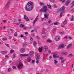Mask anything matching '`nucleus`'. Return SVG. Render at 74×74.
<instances>
[{
    "mask_svg": "<svg viewBox=\"0 0 74 74\" xmlns=\"http://www.w3.org/2000/svg\"><path fill=\"white\" fill-rule=\"evenodd\" d=\"M33 2H29L25 6V10L27 11H32L33 8Z\"/></svg>",
    "mask_w": 74,
    "mask_h": 74,
    "instance_id": "nucleus-1",
    "label": "nucleus"
},
{
    "mask_svg": "<svg viewBox=\"0 0 74 74\" xmlns=\"http://www.w3.org/2000/svg\"><path fill=\"white\" fill-rule=\"evenodd\" d=\"M48 11V8H47V6H44L40 10V12H43L46 13Z\"/></svg>",
    "mask_w": 74,
    "mask_h": 74,
    "instance_id": "nucleus-2",
    "label": "nucleus"
},
{
    "mask_svg": "<svg viewBox=\"0 0 74 74\" xmlns=\"http://www.w3.org/2000/svg\"><path fill=\"white\" fill-rule=\"evenodd\" d=\"M23 64L21 62H20L17 65V68H18L19 69H21L23 67Z\"/></svg>",
    "mask_w": 74,
    "mask_h": 74,
    "instance_id": "nucleus-3",
    "label": "nucleus"
},
{
    "mask_svg": "<svg viewBox=\"0 0 74 74\" xmlns=\"http://www.w3.org/2000/svg\"><path fill=\"white\" fill-rule=\"evenodd\" d=\"M66 9V8L64 6H62V7L61 8L59 9V11H61V12H63L64 13L65 12V10H64Z\"/></svg>",
    "mask_w": 74,
    "mask_h": 74,
    "instance_id": "nucleus-4",
    "label": "nucleus"
},
{
    "mask_svg": "<svg viewBox=\"0 0 74 74\" xmlns=\"http://www.w3.org/2000/svg\"><path fill=\"white\" fill-rule=\"evenodd\" d=\"M40 57V55L38 53L37 54V57L36 58V63L38 64L39 62H38V60H39Z\"/></svg>",
    "mask_w": 74,
    "mask_h": 74,
    "instance_id": "nucleus-5",
    "label": "nucleus"
},
{
    "mask_svg": "<svg viewBox=\"0 0 74 74\" xmlns=\"http://www.w3.org/2000/svg\"><path fill=\"white\" fill-rule=\"evenodd\" d=\"M58 61L56 60H54V64L56 66H59V64L58 63Z\"/></svg>",
    "mask_w": 74,
    "mask_h": 74,
    "instance_id": "nucleus-6",
    "label": "nucleus"
},
{
    "mask_svg": "<svg viewBox=\"0 0 74 74\" xmlns=\"http://www.w3.org/2000/svg\"><path fill=\"white\" fill-rule=\"evenodd\" d=\"M42 47L43 49L45 50V51H44V52H46V51L48 50V47L47 46H44Z\"/></svg>",
    "mask_w": 74,
    "mask_h": 74,
    "instance_id": "nucleus-7",
    "label": "nucleus"
},
{
    "mask_svg": "<svg viewBox=\"0 0 74 74\" xmlns=\"http://www.w3.org/2000/svg\"><path fill=\"white\" fill-rule=\"evenodd\" d=\"M38 19V16H37L35 18V20L33 22V25H34V24L37 22V21Z\"/></svg>",
    "mask_w": 74,
    "mask_h": 74,
    "instance_id": "nucleus-8",
    "label": "nucleus"
},
{
    "mask_svg": "<svg viewBox=\"0 0 74 74\" xmlns=\"http://www.w3.org/2000/svg\"><path fill=\"white\" fill-rule=\"evenodd\" d=\"M53 56L54 58H59V55L57 54H54L53 55Z\"/></svg>",
    "mask_w": 74,
    "mask_h": 74,
    "instance_id": "nucleus-9",
    "label": "nucleus"
},
{
    "mask_svg": "<svg viewBox=\"0 0 74 74\" xmlns=\"http://www.w3.org/2000/svg\"><path fill=\"white\" fill-rule=\"evenodd\" d=\"M10 3H11V1L10 0H9L8 2V3L6 5H5L6 7H9L10 5Z\"/></svg>",
    "mask_w": 74,
    "mask_h": 74,
    "instance_id": "nucleus-10",
    "label": "nucleus"
},
{
    "mask_svg": "<svg viewBox=\"0 0 74 74\" xmlns=\"http://www.w3.org/2000/svg\"><path fill=\"white\" fill-rule=\"evenodd\" d=\"M60 36H57L55 38V40L56 41H59L60 40Z\"/></svg>",
    "mask_w": 74,
    "mask_h": 74,
    "instance_id": "nucleus-11",
    "label": "nucleus"
},
{
    "mask_svg": "<svg viewBox=\"0 0 74 74\" xmlns=\"http://www.w3.org/2000/svg\"><path fill=\"white\" fill-rule=\"evenodd\" d=\"M29 54H20L21 56L23 57V56H29Z\"/></svg>",
    "mask_w": 74,
    "mask_h": 74,
    "instance_id": "nucleus-12",
    "label": "nucleus"
},
{
    "mask_svg": "<svg viewBox=\"0 0 74 74\" xmlns=\"http://www.w3.org/2000/svg\"><path fill=\"white\" fill-rule=\"evenodd\" d=\"M46 31V29H45L44 28H43L42 30V32H42V34H45V33H46V32H45V31Z\"/></svg>",
    "mask_w": 74,
    "mask_h": 74,
    "instance_id": "nucleus-13",
    "label": "nucleus"
},
{
    "mask_svg": "<svg viewBox=\"0 0 74 74\" xmlns=\"http://www.w3.org/2000/svg\"><path fill=\"white\" fill-rule=\"evenodd\" d=\"M70 0H68L66 2V6H67V5H69V4L70 3Z\"/></svg>",
    "mask_w": 74,
    "mask_h": 74,
    "instance_id": "nucleus-14",
    "label": "nucleus"
},
{
    "mask_svg": "<svg viewBox=\"0 0 74 74\" xmlns=\"http://www.w3.org/2000/svg\"><path fill=\"white\" fill-rule=\"evenodd\" d=\"M24 17L26 21H29V18L27 17V16H26V15H25L24 16Z\"/></svg>",
    "mask_w": 74,
    "mask_h": 74,
    "instance_id": "nucleus-15",
    "label": "nucleus"
},
{
    "mask_svg": "<svg viewBox=\"0 0 74 74\" xmlns=\"http://www.w3.org/2000/svg\"><path fill=\"white\" fill-rule=\"evenodd\" d=\"M71 47H72V44H69L67 46V49H69L71 48Z\"/></svg>",
    "mask_w": 74,
    "mask_h": 74,
    "instance_id": "nucleus-16",
    "label": "nucleus"
},
{
    "mask_svg": "<svg viewBox=\"0 0 74 74\" xmlns=\"http://www.w3.org/2000/svg\"><path fill=\"white\" fill-rule=\"evenodd\" d=\"M8 52V51H2L1 52V53L2 54H6Z\"/></svg>",
    "mask_w": 74,
    "mask_h": 74,
    "instance_id": "nucleus-17",
    "label": "nucleus"
},
{
    "mask_svg": "<svg viewBox=\"0 0 74 74\" xmlns=\"http://www.w3.org/2000/svg\"><path fill=\"white\" fill-rule=\"evenodd\" d=\"M20 51L21 52H24L25 51V49L24 48H21L20 50Z\"/></svg>",
    "mask_w": 74,
    "mask_h": 74,
    "instance_id": "nucleus-18",
    "label": "nucleus"
},
{
    "mask_svg": "<svg viewBox=\"0 0 74 74\" xmlns=\"http://www.w3.org/2000/svg\"><path fill=\"white\" fill-rule=\"evenodd\" d=\"M43 50V47H41V48H40L39 49V52H41L42 51V50Z\"/></svg>",
    "mask_w": 74,
    "mask_h": 74,
    "instance_id": "nucleus-19",
    "label": "nucleus"
},
{
    "mask_svg": "<svg viewBox=\"0 0 74 74\" xmlns=\"http://www.w3.org/2000/svg\"><path fill=\"white\" fill-rule=\"evenodd\" d=\"M33 44L34 47H36V45H37V42H36L35 41H33Z\"/></svg>",
    "mask_w": 74,
    "mask_h": 74,
    "instance_id": "nucleus-20",
    "label": "nucleus"
},
{
    "mask_svg": "<svg viewBox=\"0 0 74 74\" xmlns=\"http://www.w3.org/2000/svg\"><path fill=\"white\" fill-rule=\"evenodd\" d=\"M52 32L54 33L56 32V28H54L53 29V30L51 31Z\"/></svg>",
    "mask_w": 74,
    "mask_h": 74,
    "instance_id": "nucleus-21",
    "label": "nucleus"
},
{
    "mask_svg": "<svg viewBox=\"0 0 74 74\" xmlns=\"http://www.w3.org/2000/svg\"><path fill=\"white\" fill-rule=\"evenodd\" d=\"M48 36V34H46L44 36H42V38H47V36Z\"/></svg>",
    "mask_w": 74,
    "mask_h": 74,
    "instance_id": "nucleus-22",
    "label": "nucleus"
},
{
    "mask_svg": "<svg viewBox=\"0 0 74 74\" xmlns=\"http://www.w3.org/2000/svg\"><path fill=\"white\" fill-rule=\"evenodd\" d=\"M62 55H67V53L66 52H61Z\"/></svg>",
    "mask_w": 74,
    "mask_h": 74,
    "instance_id": "nucleus-23",
    "label": "nucleus"
},
{
    "mask_svg": "<svg viewBox=\"0 0 74 74\" xmlns=\"http://www.w3.org/2000/svg\"><path fill=\"white\" fill-rule=\"evenodd\" d=\"M63 13H64L63 12H60V18H62V15H63Z\"/></svg>",
    "mask_w": 74,
    "mask_h": 74,
    "instance_id": "nucleus-24",
    "label": "nucleus"
},
{
    "mask_svg": "<svg viewBox=\"0 0 74 74\" xmlns=\"http://www.w3.org/2000/svg\"><path fill=\"white\" fill-rule=\"evenodd\" d=\"M67 20H65L64 22L63 23V24L64 25H66V24H67Z\"/></svg>",
    "mask_w": 74,
    "mask_h": 74,
    "instance_id": "nucleus-25",
    "label": "nucleus"
},
{
    "mask_svg": "<svg viewBox=\"0 0 74 74\" xmlns=\"http://www.w3.org/2000/svg\"><path fill=\"white\" fill-rule=\"evenodd\" d=\"M44 16L45 18L48 19V15L47 14H45L44 15Z\"/></svg>",
    "mask_w": 74,
    "mask_h": 74,
    "instance_id": "nucleus-26",
    "label": "nucleus"
},
{
    "mask_svg": "<svg viewBox=\"0 0 74 74\" xmlns=\"http://www.w3.org/2000/svg\"><path fill=\"white\" fill-rule=\"evenodd\" d=\"M64 45L62 44L60 45L59 46V48H64Z\"/></svg>",
    "mask_w": 74,
    "mask_h": 74,
    "instance_id": "nucleus-27",
    "label": "nucleus"
},
{
    "mask_svg": "<svg viewBox=\"0 0 74 74\" xmlns=\"http://www.w3.org/2000/svg\"><path fill=\"white\" fill-rule=\"evenodd\" d=\"M32 60V59L30 58L29 57L27 59V61L29 62H30Z\"/></svg>",
    "mask_w": 74,
    "mask_h": 74,
    "instance_id": "nucleus-28",
    "label": "nucleus"
},
{
    "mask_svg": "<svg viewBox=\"0 0 74 74\" xmlns=\"http://www.w3.org/2000/svg\"><path fill=\"white\" fill-rule=\"evenodd\" d=\"M34 53V52L32 51H31L29 52V54L31 55L32 56V55H33V54Z\"/></svg>",
    "mask_w": 74,
    "mask_h": 74,
    "instance_id": "nucleus-29",
    "label": "nucleus"
},
{
    "mask_svg": "<svg viewBox=\"0 0 74 74\" xmlns=\"http://www.w3.org/2000/svg\"><path fill=\"white\" fill-rule=\"evenodd\" d=\"M73 20H74V16H72L71 18V21H73Z\"/></svg>",
    "mask_w": 74,
    "mask_h": 74,
    "instance_id": "nucleus-30",
    "label": "nucleus"
},
{
    "mask_svg": "<svg viewBox=\"0 0 74 74\" xmlns=\"http://www.w3.org/2000/svg\"><path fill=\"white\" fill-rule=\"evenodd\" d=\"M52 42V40L49 39H48L47 40V42H49V43H50V42Z\"/></svg>",
    "mask_w": 74,
    "mask_h": 74,
    "instance_id": "nucleus-31",
    "label": "nucleus"
},
{
    "mask_svg": "<svg viewBox=\"0 0 74 74\" xmlns=\"http://www.w3.org/2000/svg\"><path fill=\"white\" fill-rule=\"evenodd\" d=\"M24 26V25L23 24H21L20 25V27H23Z\"/></svg>",
    "mask_w": 74,
    "mask_h": 74,
    "instance_id": "nucleus-32",
    "label": "nucleus"
},
{
    "mask_svg": "<svg viewBox=\"0 0 74 74\" xmlns=\"http://www.w3.org/2000/svg\"><path fill=\"white\" fill-rule=\"evenodd\" d=\"M40 5H44L45 4H44V3L42 2H40Z\"/></svg>",
    "mask_w": 74,
    "mask_h": 74,
    "instance_id": "nucleus-33",
    "label": "nucleus"
},
{
    "mask_svg": "<svg viewBox=\"0 0 74 74\" xmlns=\"http://www.w3.org/2000/svg\"><path fill=\"white\" fill-rule=\"evenodd\" d=\"M59 33L61 34H63L64 33V32H60Z\"/></svg>",
    "mask_w": 74,
    "mask_h": 74,
    "instance_id": "nucleus-34",
    "label": "nucleus"
},
{
    "mask_svg": "<svg viewBox=\"0 0 74 74\" xmlns=\"http://www.w3.org/2000/svg\"><path fill=\"white\" fill-rule=\"evenodd\" d=\"M53 8H56V5L55 4H53Z\"/></svg>",
    "mask_w": 74,
    "mask_h": 74,
    "instance_id": "nucleus-35",
    "label": "nucleus"
},
{
    "mask_svg": "<svg viewBox=\"0 0 74 74\" xmlns=\"http://www.w3.org/2000/svg\"><path fill=\"white\" fill-rule=\"evenodd\" d=\"M12 68L13 69H16V66H13L12 67Z\"/></svg>",
    "mask_w": 74,
    "mask_h": 74,
    "instance_id": "nucleus-36",
    "label": "nucleus"
},
{
    "mask_svg": "<svg viewBox=\"0 0 74 74\" xmlns=\"http://www.w3.org/2000/svg\"><path fill=\"white\" fill-rule=\"evenodd\" d=\"M58 24H59V23L58 22H57L56 23H54V25H58Z\"/></svg>",
    "mask_w": 74,
    "mask_h": 74,
    "instance_id": "nucleus-37",
    "label": "nucleus"
},
{
    "mask_svg": "<svg viewBox=\"0 0 74 74\" xmlns=\"http://www.w3.org/2000/svg\"><path fill=\"white\" fill-rule=\"evenodd\" d=\"M7 40V38H2V40L3 41H5Z\"/></svg>",
    "mask_w": 74,
    "mask_h": 74,
    "instance_id": "nucleus-38",
    "label": "nucleus"
},
{
    "mask_svg": "<svg viewBox=\"0 0 74 74\" xmlns=\"http://www.w3.org/2000/svg\"><path fill=\"white\" fill-rule=\"evenodd\" d=\"M49 7V8L50 9L51 8V5H47Z\"/></svg>",
    "mask_w": 74,
    "mask_h": 74,
    "instance_id": "nucleus-39",
    "label": "nucleus"
},
{
    "mask_svg": "<svg viewBox=\"0 0 74 74\" xmlns=\"http://www.w3.org/2000/svg\"><path fill=\"white\" fill-rule=\"evenodd\" d=\"M65 61V60H62L61 61V63H63Z\"/></svg>",
    "mask_w": 74,
    "mask_h": 74,
    "instance_id": "nucleus-40",
    "label": "nucleus"
},
{
    "mask_svg": "<svg viewBox=\"0 0 74 74\" xmlns=\"http://www.w3.org/2000/svg\"><path fill=\"white\" fill-rule=\"evenodd\" d=\"M14 36L15 37H16L17 36V33L15 32L14 34Z\"/></svg>",
    "mask_w": 74,
    "mask_h": 74,
    "instance_id": "nucleus-41",
    "label": "nucleus"
},
{
    "mask_svg": "<svg viewBox=\"0 0 74 74\" xmlns=\"http://www.w3.org/2000/svg\"><path fill=\"white\" fill-rule=\"evenodd\" d=\"M63 57H60V60H63Z\"/></svg>",
    "mask_w": 74,
    "mask_h": 74,
    "instance_id": "nucleus-42",
    "label": "nucleus"
},
{
    "mask_svg": "<svg viewBox=\"0 0 74 74\" xmlns=\"http://www.w3.org/2000/svg\"><path fill=\"white\" fill-rule=\"evenodd\" d=\"M27 45V43H24L23 44V46H25L26 45Z\"/></svg>",
    "mask_w": 74,
    "mask_h": 74,
    "instance_id": "nucleus-43",
    "label": "nucleus"
},
{
    "mask_svg": "<svg viewBox=\"0 0 74 74\" xmlns=\"http://www.w3.org/2000/svg\"><path fill=\"white\" fill-rule=\"evenodd\" d=\"M69 57H71V56H73V54H70L69 55Z\"/></svg>",
    "mask_w": 74,
    "mask_h": 74,
    "instance_id": "nucleus-44",
    "label": "nucleus"
},
{
    "mask_svg": "<svg viewBox=\"0 0 74 74\" xmlns=\"http://www.w3.org/2000/svg\"><path fill=\"white\" fill-rule=\"evenodd\" d=\"M5 45H6V46H7L8 47H10V45H9V44H5Z\"/></svg>",
    "mask_w": 74,
    "mask_h": 74,
    "instance_id": "nucleus-45",
    "label": "nucleus"
},
{
    "mask_svg": "<svg viewBox=\"0 0 74 74\" xmlns=\"http://www.w3.org/2000/svg\"><path fill=\"white\" fill-rule=\"evenodd\" d=\"M13 52H14V50H10V53H13Z\"/></svg>",
    "mask_w": 74,
    "mask_h": 74,
    "instance_id": "nucleus-46",
    "label": "nucleus"
},
{
    "mask_svg": "<svg viewBox=\"0 0 74 74\" xmlns=\"http://www.w3.org/2000/svg\"><path fill=\"white\" fill-rule=\"evenodd\" d=\"M18 21L19 23H21V19H19Z\"/></svg>",
    "mask_w": 74,
    "mask_h": 74,
    "instance_id": "nucleus-47",
    "label": "nucleus"
},
{
    "mask_svg": "<svg viewBox=\"0 0 74 74\" xmlns=\"http://www.w3.org/2000/svg\"><path fill=\"white\" fill-rule=\"evenodd\" d=\"M30 40H31V41H33V38H32V37H31L30 38Z\"/></svg>",
    "mask_w": 74,
    "mask_h": 74,
    "instance_id": "nucleus-48",
    "label": "nucleus"
},
{
    "mask_svg": "<svg viewBox=\"0 0 74 74\" xmlns=\"http://www.w3.org/2000/svg\"><path fill=\"white\" fill-rule=\"evenodd\" d=\"M11 68H9L8 69V71H11Z\"/></svg>",
    "mask_w": 74,
    "mask_h": 74,
    "instance_id": "nucleus-49",
    "label": "nucleus"
},
{
    "mask_svg": "<svg viewBox=\"0 0 74 74\" xmlns=\"http://www.w3.org/2000/svg\"><path fill=\"white\" fill-rule=\"evenodd\" d=\"M7 21L6 20H4L3 21V23H5V22H6Z\"/></svg>",
    "mask_w": 74,
    "mask_h": 74,
    "instance_id": "nucleus-50",
    "label": "nucleus"
},
{
    "mask_svg": "<svg viewBox=\"0 0 74 74\" xmlns=\"http://www.w3.org/2000/svg\"><path fill=\"white\" fill-rule=\"evenodd\" d=\"M13 40L15 41H16V39H15V38H13Z\"/></svg>",
    "mask_w": 74,
    "mask_h": 74,
    "instance_id": "nucleus-51",
    "label": "nucleus"
},
{
    "mask_svg": "<svg viewBox=\"0 0 74 74\" xmlns=\"http://www.w3.org/2000/svg\"><path fill=\"white\" fill-rule=\"evenodd\" d=\"M15 58V54H13V58Z\"/></svg>",
    "mask_w": 74,
    "mask_h": 74,
    "instance_id": "nucleus-52",
    "label": "nucleus"
},
{
    "mask_svg": "<svg viewBox=\"0 0 74 74\" xmlns=\"http://www.w3.org/2000/svg\"><path fill=\"white\" fill-rule=\"evenodd\" d=\"M48 52H49V53H50L51 52V50H49L48 51Z\"/></svg>",
    "mask_w": 74,
    "mask_h": 74,
    "instance_id": "nucleus-53",
    "label": "nucleus"
},
{
    "mask_svg": "<svg viewBox=\"0 0 74 74\" xmlns=\"http://www.w3.org/2000/svg\"><path fill=\"white\" fill-rule=\"evenodd\" d=\"M20 23H16V25H20Z\"/></svg>",
    "mask_w": 74,
    "mask_h": 74,
    "instance_id": "nucleus-54",
    "label": "nucleus"
},
{
    "mask_svg": "<svg viewBox=\"0 0 74 74\" xmlns=\"http://www.w3.org/2000/svg\"><path fill=\"white\" fill-rule=\"evenodd\" d=\"M9 39H11L12 38V36H10L9 37Z\"/></svg>",
    "mask_w": 74,
    "mask_h": 74,
    "instance_id": "nucleus-55",
    "label": "nucleus"
},
{
    "mask_svg": "<svg viewBox=\"0 0 74 74\" xmlns=\"http://www.w3.org/2000/svg\"><path fill=\"white\" fill-rule=\"evenodd\" d=\"M34 62H35V61H34V60H32V63H34Z\"/></svg>",
    "mask_w": 74,
    "mask_h": 74,
    "instance_id": "nucleus-56",
    "label": "nucleus"
},
{
    "mask_svg": "<svg viewBox=\"0 0 74 74\" xmlns=\"http://www.w3.org/2000/svg\"><path fill=\"white\" fill-rule=\"evenodd\" d=\"M36 38H37V39H40V38H39V37H38V36H36Z\"/></svg>",
    "mask_w": 74,
    "mask_h": 74,
    "instance_id": "nucleus-57",
    "label": "nucleus"
},
{
    "mask_svg": "<svg viewBox=\"0 0 74 74\" xmlns=\"http://www.w3.org/2000/svg\"><path fill=\"white\" fill-rule=\"evenodd\" d=\"M25 34H28V32H25Z\"/></svg>",
    "mask_w": 74,
    "mask_h": 74,
    "instance_id": "nucleus-58",
    "label": "nucleus"
},
{
    "mask_svg": "<svg viewBox=\"0 0 74 74\" xmlns=\"http://www.w3.org/2000/svg\"><path fill=\"white\" fill-rule=\"evenodd\" d=\"M5 57L6 58H8V55H6L5 56Z\"/></svg>",
    "mask_w": 74,
    "mask_h": 74,
    "instance_id": "nucleus-59",
    "label": "nucleus"
},
{
    "mask_svg": "<svg viewBox=\"0 0 74 74\" xmlns=\"http://www.w3.org/2000/svg\"><path fill=\"white\" fill-rule=\"evenodd\" d=\"M52 56H50L49 57V58L50 59H52Z\"/></svg>",
    "mask_w": 74,
    "mask_h": 74,
    "instance_id": "nucleus-60",
    "label": "nucleus"
},
{
    "mask_svg": "<svg viewBox=\"0 0 74 74\" xmlns=\"http://www.w3.org/2000/svg\"><path fill=\"white\" fill-rule=\"evenodd\" d=\"M64 38H65V39H67V37L65 36Z\"/></svg>",
    "mask_w": 74,
    "mask_h": 74,
    "instance_id": "nucleus-61",
    "label": "nucleus"
},
{
    "mask_svg": "<svg viewBox=\"0 0 74 74\" xmlns=\"http://www.w3.org/2000/svg\"><path fill=\"white\" fill-rule=\"evenodd\" d=\"M61 27H64V25H62V24H61Z\"/></svg>",
    "mask_w": 74,
    "mask_h": 74,
    "instance_id": "nucleus-62",
    "label": "nucleus"
},
{
    "mask_svg": "<svg viewBox=\"0 0 74 74\" xmlns=\"http://www.w3.org/2000/svg\"><path fill=\"white\" fill-rule=\"evenodd\" d=\"M51 22V21L50 20H49L48 21V23H50Z\"/></svg>",
    "mask_w": 74,
    "mask_h": 74,
    "instance_id": "nucleus-63",
    "label": "nucleus"
},
{
    "mask_svg": "<svg viewBox=\"0 0 74 74\" xmlns=\"http://www.w3.org/2000/svg\"><path fill=\"white\" fill-rule=\"evenodd\" d=\"M71 11H72V12H74V10L73 9H72L71 10Z\"/></svg>",
    "mask_w": 74,
    "mask_h": 74,
    "instance_id": "nucleus-64",
    "label": "nucleus"
}]
</instances>
